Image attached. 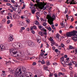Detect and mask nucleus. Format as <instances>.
<instances>
[{
    "mask_svg": "<svg viewBox=\"0 0 77 77\" xmlns=\"http://www.w3.org/2000/svg\"><path fill=\"white\" fill-rule=\"evenodd\" d=\"M77 33V31L73 30L72 32H69L66 33V36L67 37H71L73 36L72 39L74 41H77V35L75 34Z\"/></svg>",
    "mask_w": 77,
    "mask_h": 77,
    "instance_id": "obj_1",
    "label": "nucleus"
},
{
    "mask_svg": "<svg viewBox=\"0 0 77 77\" xmlns=\"http://www.w3.org/2000/svg\"><path fill=\"white\" fill-rule=\"evenodd\" d=\"M12 53L13 54H16L17 53V54L14 56V57H21V52L20 51H17L16 50L14 49L12 51Z\"/></svg>",
    "mask_w": 77,
    "mask_h": 77,
    "instance_id": "obj_2",
    "label": "nucleus"
},
{
    "mask_svg": "<svg viewBox=\"0 0 77 77\" xmlns=\"http://www.w3.org/2000/svg\"><path fill=\"white\" fill-rule=\"evenodd\" d=\"M47 19L48 20H52V21H53L54 20H56V15L54 14H53L51 17V14H48L47 16Z\"/></svg>",
    "mask_w": 77,
    "mask_h": 77,
    "instance_id": "obj_3",
    "label": "nucleus"
},
{
    "mask_svg": "<svg viewBox=\"0 0 77 77\" xmlns=\"http://www.w3.org/2000/svg\"><path fill=\"white\" fill-rule=\"evenodd\" d=\"M28 45L30 46L31 47H35L36 46V45L34 42L31 41H29L27 43Z\"/></svg>",
    "mask_w": 77,
    "mask_h": 77,
    "instance_id": "obj_4",
    "label": "nucleus"
},
{
    "mask_svg": "<svg viewBox=\"0 0 77 77\" xmlns=\"http://www.w3.org/2000/svg\"><path fill=\"white\" fill-rule=\"evenodd\" d=\"M16 44H17V47H19V48H22V44L20 43H14L12 45V46L15 48H17V46H16Z\"/></svg>",
    "mask_w": 77,
    "mask_h": 77,
    "instance_id": "obj_5",
    "label": "nucleus"
},
{
    "mask_svg": "<svg viewBox=\"0 0 77 77\" xmlns=\"http://www.w3.org/2000/svg\"><path fill=\"white\" fill-rule=\"evenodd\" d=\"M60 62L62 65H64L65 63V62L64 60V57L63 56L60 58Z\"/></svg>",
    "mask_w": 77,
    "mask_h": 77,
    "instance_id": "obj_6",
    "label": "nucleus"
},
{
    "mask_svg": "<svg viewBox=\"0 0 77 77\" xmlns=\"http://www.w3.org/2000/svg\"><path fill=\"white\" fill-rule=\"evenodd\" d=\"M40 30L44 32L43 33V34H44V35H47V30L46 29H45V28H42V29H40Z\"/></svg>",
    "mask_w": 77,
    "mask_h": 77,
    "instance_id": "obj_7",
    "label": "nucleus"
},
{
    "mask_svg": "<svg viewBox=\"0 0 77 77\" xmlns=\"http://www.w3.org/2000/svg\"><path fill=\"white\" fill-rule=\"evenodd\" d=\"M2 73L1 74V76H2V77H5L6 75V72L4 70L2 71Z\"/></svg>",
    "mask_w": 77,
    "mask_h": 77,
    "instance_id": "obj_8",
    "label": "nucleus"
},
{
    "mask_svg": "<svg viewBox=\"0 0 77 77\" xmlns=\"http://www.w3.org/2000/svg\"><path fill=\"white\" fill-rule=\"evenodd\" d=\"M39 8L41 10L43 9L44 11H45V10L46 9V7H44V6H40L39 7Z\"/></svg>",
    "mask_w": 77,
    "mask_h": 77,
    "instance_id": "obj_9",
    "label": "nucleus"
},
{
    "mask_svg": "<svg viewBox=\"0 0 77 77\" xmlns=\"http://www.w3.org/2000/svg\"><path fill=\"white\" fill-rule=\"evenodd\" d=\"M75 1H74V0H72V1H71L70 2V5H75V4H77V2Z\"/></svg>",
    "mask_w": 77,
    "mask_h": 77,
    "instance_id": "obj_10",
    "label": "nucleus"
},
{
    "mask_svg": "<svg viewBox=\"0 0 77 77\" xmlns=\"http://www.w3.org/2000/svg\"><path fill=\"white\" fill-rule=\"evenodd\" d=\"M36 29V26H33L30 27V30L32 31L33 29Z\"/></svg>",
    "mask_w": 77,
    "mask_h": 77,
    "instance_id": "obj_11",
    "label": "nucleus"
},
{
    "mask_svg": "<svg viewBox=\"0 0 77 77\" xmlns=\"http://www.w3.org/2000/svg\"><path fill=\"white\" fill-rule=\"evenodd\" d=\"M36 11V9L35 8H34L31 11V12L32 14H35V12Z\"/></svg>",
    "mask_w": 77,
    "mask_h": 77,
    "instance_id": "obj_12",
    "label": "nucleus"
},
{
    "mask_svg": "<svg viewBox=\"0 0 77 77\" xmlns=\"http://www.w3.org/2000/svg\"><path fill=\"white\" fill-rule=\"evenodd\" d=\"M49 23L51 25L52 24H54V23L53 22V21H52V20H49Z\"/></svg>",
    "mask_w": 77,
    "mask_h": 77,
    "instance_id": "obj_13",
    "label": "nucleus"
},
{
    "mask_svg": "<svg viewBox=\"0 0 77 77\" xmlns=\"http://www.w3.org/2000/svg\"><path fill=\"white\" fill-rule=\"evenodd\" d=\"M20 68L21 69L22 71H23V70H25V69H26V68L24 67L23 66H21L20 67Z\"/></svg>",
    "mask_w": 77,
    "mask_h": 77,
    "instance_id": "obj_14",
    "label": "nucleus"
},
{
    "mask_svg": "<svg viewBox=\"0 0 77 77\" xmlns=\"http://www.w3.org/2000/svg\"><path fill=\"white\" fill-rule=\"evenodd\" d=\"M69 61V58H66V59L65 60V62H66V63H69L68 62Z\"/></svg>",
    "mask_w": 77,
    "mask_h": 77,
    "instance_id": "obj_15",
    "label": "nucleus"
},
{
    "mask_svg": "<svg viewBox=\"0 0 77 77\" xmlns=\"http://www.w3.org/2000/svg\"><path fill=\"white\" fill-rule=\"evenodd\" d=\"M24 22L22 21H20L19 23V25L20 26H23L24 25Z\"/></svg>",
    "mask_w": 77,
    "mask_h": 77,
    "instance_id": "obj_16",
    "label": "nucleus"
},
{
    "mask_svg": "<svg viewBox=\"0 0 77 77\" xmlns=\"http://www.w3.org/2000/svg\"><path fill=\"white\" fill-rule=\"evenodd\" d=\"M61 46L62 48H64V50H65V45L63 44H61Z\"/></svg>",
    "mask_w": 77,
    "mask_h": 77,
    "instance_id": "obj_17",
    "label": "nucleus"
},
{
    "mask_svg": "<svg viewBox=\"0 0 77 77\" xmlns=\"http://www.w3.org/2000/svg\"><path fill=\"white\" fill-rule=\"evenodd\" d=\"M41 63L42 64V65H44V64H45V62L43 60L42 61H41Z\"/></svg>",
    "mask_w": 77,
    "mask_h": 77,
    "instance_id": "obj_18",
    "label": "nucleus"
},
{
    "mask_svg": "<svg viewBox=\"0 0 77 77\" xmlns=\"http://www.w3.org/2000/svg\"><path fill=\"white\" fill-rule=\"evenodd\" d=\"M52 28L54 29H54H56V28H55V26H54V24H52Z\"/></svg>",
    "mask_w": 77,
    "mask_h": 77,
    "instance_id": "obj_19",
    "label": "nucleus"
},
{
    "mask_svg": "<svg viewBox=\"0 0 77 77\" xmlns=\"http://www.w3.org/2000/svg\"><path fill=\"white\" fill-rule=\"evenodd\" d=\"M44 58V56H41V55H39V57H38L39 59H43Z\"/></svg>",
    "mask_w": 77,
    "mask_h": 77,
    "instance_id": "obj_20",
    "label": "nucleus"
},
{
    "mask_svg": "<svg viewBox=\"0 0 77 77\" xmlns=\"http://www.w3.org/2000/svg\"><path fill=\"white\" fill-rule=\"evenodd\" d=\"M68 8H66V10H65V11L64 14H66V13H67V12H68Z\"/></svg>",
    "mask_w": 77,
    "mask_h": 77,
    "instance_id": "obj_21",
    "label": "nucleus"
},
{
    "mask_svg": "<svg viewBox=\"0 0 77 77\" xmlns=\"http://www.w3.org/2000/svg\"><path fill=\"white\" fill-rule=\"evenodd\" d=\"M41 21H45V22H46V21H47V20H44L42 18L41 19Z\"/></svg>",
    "mask_w": 77,
    "mask_h": 77,
    "instance_id": "obj_22",
    "label": "nucleus"
},
{
    "mask_svg": "<svg viewBox=\"0 0 77 77\" xmlns=\"http://www.w3.org/2000/svg\"><path fill=\"white\" fill-rule=\"evenodd\" d=\"M39 35H40L41 36H44V34L42 33V32H39Z\"/></svg>",
    "mask_w": 77,
    "mask_h": 77,
    "instance_id": "obj_23",
    "label": "nucleus"
},
{
    "mask_svg": "<svg viewBox=\"0 0 77 77\" xmlns=\"http://www.w3.org/2000/svg\"><path fill=\"white\" fill-rule=\"evenodd\" d=\"M51 43L52 44H53V45H55L56 43L54 42V41H53V42H51Z\"/></svg>",
    "mask_w": 77,
    "mask_h": 77,
    "instance_id": "obj_24",
    "label": "nucleus"
},
{
    "mask_svg": "<svg viewBox=\"0 0 77 77\" xmlns=\"http://www.w3.org/2000/svg\"><path fill=\"white\" fill-rule=\"evenodd\" d=\"M53 75V73H50V74L49 75V77H51Z\"/></svg>",
    "mask_w": 77,
    "mask_h": 77,
    "instance_id": "obj_25",
    "label": "nucleus"
},
{
    "mask_svg": "<svg viewBox=\"0 0 77 77\" xmlns=\"http://www.w3.org/2000/svg\"><path fill=\"white\" fill-rule=\"evenodd\" d=\"M47 29L50 31H51V30H52L51 27H49V28L47 27Z\"/></svg>",
    "mask_w": 77,
    "mask_h": 77,
    "instance_id": "obj_26",
    "label": "nucleus"
},
{
    "mask_svg": "<svg viewBox=\"0 0 77 77\" xmlns=\"http://www.w3.org/2000/svg\"><path fill=\"white\" fill-rule=\"evenodd\" d=\"M5 21H6V19L5 18L3 19L2 20V22L3 23H5Z\"/></svg>",
    "mask_w": 77,
    "mask_h": 77,
    "instance_id": "obj_27",
    "label": "nucleus"
},
{
    "mask_svg": "<svg viewBox=\"0 0 77 77\" xmlns=\"http://www.w3.org/2000/svg\"><path fill=\"white\" fill-rule=\"evenodd\" d=\"M9 40H10V41L12 42V41H13V40H14V38H13V37L11 38H9Z\"/></svg>",
    "mask_w": 77,
    "mask_h": 77,
    "instance_id": "obj_28",
    "label": "nucleus"
},
{
    "mask_svg": "<svg viewBox=\"0 0 77 77\" xmlns=\"http://www.w3.org/2000/svg\"><path fill=\"white\" fill-rule=\"evenodd\" d=\"M60 35L59 34H57L56 35V37L57 38H60Z\"/></svg>",
    "mask_w": 77,
    "mask_h": 77,
    "instance_id": "obj_29",
    "label": "nucleus"
},
{
    "mask_svg": "<svg viewBox=\"0 0 77 77\" xmlns=\"http://www.w3.org/2000/svg\"><path fill=\"white\" fill-rule=\"evenodd\" d=\"M46 65H50V62H49V61H46Z\"/></svg>",
    "mask_w": 77,
    "mask_h": 77,
    "instance_id": "obj_30",
    "label": "nucleus"
},
{
    "mask_svg": "<svg viewBox=\"0 0 77 77\" xmlns=\"http://www.w3.org/2000/svg\"><path fill=\"white\" fill-rule=\"evenodd\" d=\"M35 24H36V25H38V24H39V22L38 21H36L35 22Z\"/></svg>",
    "mask_w": 77,
    "mask_h": 77,
    "instance_id": "obj_31",
    "label": "nucleus"
},
{
    "mask_svg": "<svg viewBox=\"0 0 77 77\" xmlns=\"http://www.w3.org/2000/svg\"><path fill=\"white\" fill-rule=\"evenodd\" d=\"M15 72V71L14 70H11L10 72L11 74H14Z\"/></svg>",
    "mask_w": 77,
    "mask_h": 77,
    "instance_id": "obj_32",
    "label": "nucleus"
},
{
    "mask_svg": "<svg viewBox=\"0 0 77 77\" xmlns=\"http://www.w3.org/2000/svg\"><path fill=\"white\" fill-rule=\"evenodd\" d=\"M10 23H11V20H8L7 21V24H10Z\"/></svg>",
    "mask_w": 77,
    "mask_h": 77,
    "instance_id": "obj_33",
    "label": "nucleus"
},
{
    "mask_svg": "<svg viewBox=\"0 0 77 77\" xmlns=\"http://www.w3.org/2000/svg\"><path fill=\"white\" fill-rule=\"evenodd\" d=\"M43 25L44 26H47V23H46L44 22L43 23Z\"/></svg>",
    "mask_w": 77,
    "mask_h": 77,
    "instance_id": "obj_34",
    "label": "nucleus"
},
{
    "mask_svg": "<svg viewBox=\"0 0 77 77\" xmlns=\"http://www.w3.org/2000/svg\"><path fill=\"white\" fill-rule=\"evenodd\" d=\"M11 1L12 3H14V5H16V4H15V2L14 1V0H11Z\"/></svg>",
    "mask_w": 77,
    "mask_h": 77,
    "instance_id": "obj_35",
    "label": "nucleus"
},
{
    "mask_svg": "<svg viewBox=\"0 0 77 77\" xmlns=\"http://www.w3.org/2000/svg\"><path fill=\"white\" fill-rule=\"evenodd\" d=\"M38 27L39 29H42V28H43V27L40 25L38 26Z\"/></svg>",
    "mask_w": 77,
    "mask_h": 77,
    "instance_id": "obj_36",
    "label": "nucleus"
},
{
    "mask_svg": "<svg viewBox=\"0 0 77 77\" xmlns=\"http://www.w3.org/2000/svg\"><path fill=\"white\" fill-rule=\"evenodd\" d=\"M49 40H50V41H51V42H52L53 41H54V40H53V38H52L51 37L49 39Z\"/></svg>",
    "mask_w": 77,
    "mask_h": 77,
    "instance_id": "obj_37",
    "label": "nucleus"
},
{
    "mask_svg": "<svg viewBox=\"0 0 77 77\" xmlns=\"http://www.w3.org/2000/svg\"><path fill=\"white\" fill-rule=\"evenodd\" d=\"M47 4L46 3H45L44 2L43 3V5H42L41 6H45V5H46Z\"/></svg>",
    "mask_w": 77,
    "mask_h": 77,
    "instance_id": "obj_38",
    "label": "nucleus"
},
{
    "mask_svg": "<svg viewBox=\"0 0 77 77\" xmlns=\"http://www.w3.org/2000/svg\"><path fill=\"white\" fill-rule=\"evenodd\" d=\"M26 23H30V20H27V19L26 20Z\"/></svg>",
    "mask_w": 77,
    "mask_h": 77,
    "instance_id": "obj_39",
    "label": "nucleus"
},
{
    "mask_svg": "<svg viewBox=\"0 0 77 77\" xmlns=\"http://www.w3.org/2000/svg\"><path fill=\"white\" fill-rule=\"evenodd\" d=\"M72 48H73V47L72 45H70L69 46V48L70 49H72Z\"/></svg>",
    "mask_w": 77,
    "mask_h": 77,
    "instance_id": "obj_40",
    "label": "nucleus"
},
{
    "mask_svg": "<svg viewBox=\"0 0 77 77\" xmlns=\"http://www.w3.org/2000/svg\"><path fill=\"white\" fill-rule=\"evenodd\" d=\"M30 5L31 6H34V5L33 4L32 2H30Z\"/></svg>",
    "mask_w": 77,
    "mask_h": 77,
    "instance_id": "obj_41",
    "label": "nucleus"
},
{
    "mask_svg": "<svg viewBox=\"0 0 77 77\" xmlns=\"http://www.w3.org/2000/svg\"><path fill=\"white\" fill-rule=\"evenodd\" d=\"M1 49V50H4V49H5V47L3 46Z\"/></svg>",
    "mask_w": 77,
    "mask_h": 77,
    "instance_id": "obj_42",
    "label": "nucleus"
},
{
    "mask_svg": "<svg viewBox=\"0 0 77 77\" xmlns=\"http://www.w3.org/2000/svg\"><path fill=\"white\" fill-rule=\"evenodd\" d=\"M69 68L70 70H72V67L71 66H69Z\"/></svg>",
    "mask_w": 77,
    "mask_h": 77,
    "instance_id": "obj_43",
    "label": "nucleus"
},
{
    "mask_svg": "<svg viewBox=\"0 0 77 77\" xmlns=\"http://www.w3.org/2000/svg\"><path fill=\"white\" fill-rule=\"evenodd\" d=\"M21 30H25V28L23 27H22L21 28Z\"/></svg>",
    "mask_w": 77,
    "mask_h": 77,
    "instance_id": "obj_44",
    "label": "nucleus"
},
{
    "mask_svg": "<svg viewBox=\"0 0 77 77\" xmlns=\"http://www.w3.org/2000/svg\"><path fill=\"white\" fill-rule=\"evenodd\" d=\"M36 63L35 62H34L33 63H32V65H33V66H35V65H36Z\"/></svg>",
    "mask_w": 77,
    "mask_h": 77,
    "instance_id": "obj_45",
    "label": "nucleus"
},
{
    "mask_svg": "<svg viewBox=\"0 0 77 77\" xmlns=\"http://www.w3.org/2000/svg\"><path fill=\"white\" fill-rule=\"evenodd\" d=\"M43 55H44V53L43 52H42L41 53L40 56H43Z\"/></svg>",
    "mask_w": 77,
    "mask_h": 77,
    "instance_id": "obj_46",
    "label": "nucleus"
},
{
    "mask_svg": "<svg viewBox=\"0 0 77 77\" xmlns=\"http://www.w3.org/2000/svg\"><path fill=\"white\" fill-rule=\"evenodd\" d=\"M58 40H57V41H58L59 42H60V41H61V39H60V38H58Z\"/></svg>",
    "mask_w": 77,
    "mask_h": 77,
    "instance_id": "obj_47",
    "label": "nucleus"
},
{
    "mask_svg": "<svg viewBox=\"0 0 77 77\" xmlns=\"http://www.w3.org/2000/svg\"><path fill=\"white\" fill-rule=\"evenodd\" d=\"M6 5H8V6H10V5H11V4L9 3H7L6 4Z\"/></svg>",
    "mask_w": 77,
    "mask_h": 77,
    "instance_id": "obj_48",
    "label": "nucleus"
},
{
    "mask_svg": "<svg viewBox=\"0 0 77 77\" xmlns=\"http://www.w3.org/2000/svg\"><path fill=\"white\" fill-rule=\"evenodd\" d=\"M66 17L67 18V20H68V18H69V17H68V14H66Z\"/></svg>",
    "mask_w": 77,
    "mask_h": 77,
    "instance_id": "obj_49",
    "label": "nucleus"
},
{
    "mask_svg": "<svg viewBox=\"0 0 77 77\" xmlns=\"http://www.w3.org/2000/svg\"><path fill=\"white\" fill-rule=\"evenodd\" d=\"M66 64H67L68 65H69V66H71L72 65V63H69L68 64L66 63Z\"/></svg>",
    "mask_w": 77,
    "mask_h": 77,
    "instance_id": "obj_50",
    "label": "nucleus"
},
{
    "mask_svg": "<svg viewBox=\"0 0 77 77\" xmlns=\"http://www.w3.org/2000/svg\"><path fill=\"white\" fill-rule=\"evenodd\" d=\"M59 73H60V75H64V73H63V74L61 72H59Z\"/></svg>",
    "mask_w": 77,
    "mask_h": 77,
    "instance_id": "obj_51",
    "label": "nucleus"
},
{
    "mask_svg": "<svg viewBox=\"0 0 77 77\" xmlns=\"http://www.w3.org/2000/svg\"><path fill=\"white\" fill-rule=\"evenodd\" d=\"M34 7H33L32 8H35V7H36L37 6V5L36 4H35V5H34Z\"/></svg>",
    "mask_w": 77,
    "mask_h": 77,
    "instance_id": "obj_52",
    "label": "nucleus"
},
{
    "mask_svg": "<svg viewBox=\"0 0 77 77\" xmlns=\"http://www.w3.org/2000/svg\"><path fill=\"white\" fill-rule=\"evenodd\" d=\"M72 63H73V64H74V65L76 64V62H75V61H72Z\"/></svg>",
    "mask_w": 77,
    "mask_h": 77,
    "instance_id": "obj_53",
    "label": "nucleus"
},
{
    "mask_svg": "<svg viewBox=\"0 0 77 77\" xmlns=\"http://www.w3.org/2000/svg\"><path fill=\"white\" fill-rule=\"evenodd\" d=\"M9 35H10V37H9V38H13V35H12L10 34Z\"/></svg>",
    "mask_w": 77,
    "mask_h": 77,
    "instance_id": "obj_54",
    "label": "nucleus"
},
{
    "mask_svg": "<svg viewBox=\"0 0 77 77\" xmlns=\"http://www.w3.org/2000/svg\"><path fill=\"white\" fill-rule=\"evenodd\" d=\"M11 63V61H9L8 62H6V63Z\"/></svg>",
    "mask_w": 77,
    "mask_h": 77,
    "instance_id": "obj_55",
    "label": "nucleus"
},
{
    "mask_svg": "<svg viewBox=\"0 0 77 77\" xmlns=\"http://www.w3.org/2000/svg\"><path fill=\"white\" fill-rule=\"evenodd\" d=\"M46 45L47 46H46V48H48V47H49V45L48 43H46Z\"/></svg>",
    "mask_w": 77,
    "mask_h": 77,
    "instance_id": "obj_56",
    "label": "nucleus"
},
{
    "mask_svg": "<svg viewBox=\"0 0 77 77\" xmlns=\"http://www.w3.org/2000/svg\"><path fill=\"white\" fill-rule=\"evenodd\" d=\"M54 75L55 77H57V75L56 73H55L54 74Z\"/></svg>",
    "mask_w": 77,
    "mask_h": 77,
    "instance_id": "obj_57",
    "label": "nucleus"
},
{
    "mask_svg": "<svg viewBox=\"0 0 77 77\" xmlns=\"http://www.w3.org/2000/svg\"><path fill=\"white\" fill-rule=\"evenodd\" d=\"M62 71H63V72L65 71V69H63V68L62 69Z\"/></svg>",
    "mask_w": 77,
    "mask_h": 77,
    "instance_id": "obj_58",
    "label": "nucleus"
},
{
    "mask_svg": "<svg viewBox=\"0 0 77 77\" xmlns=\"http://www.w3.org/2000/svg\"><path fill=\"white\" fill-rule=\"evenodd\" d=\"M40 2V0H36V2L37 3H38V2Z\"/></svg>",
    "mask_w": 77,
    "mask_h": 77,
    "instance_id": "obj_59",
    "label": "nucleus"
},
{
    "mask_svg": "<svg viewBox=\"0 0 77 77\" xmlns=\"http://www.w3.org/2000/svg\"><path fill=\"white\" fill-rule=\"evenodd\" d=\"M26 31H27L28 32H29V30H30V29H29L28 28L26 29Z\"/></svg>",
    "mask_w": 77,
    "mask_h": 77,
    "instance_id": "obj_60",
    "label": "nucleus"
},
{
    "mask_svg": "<svg viewBox=\"0 0 77 77\" xmlns=\"http://www.w3.org/2000/svg\"><path fill=\"white\" fill-rule=\"evenodd\" d=\"M13 76L11 75H8V77H13Z\"/></svg>",
    "mask_w": 77,
    "mask_h": 77,
    "instance_id": "obj_61",
    "label": "nucleus"
},
{
    "mask_svg": "<svg viewBox=\"0 0 77 77\" xmlns=\"http://www.w3.org/2000/svg\"><path fill=\"white\" fill-rule=\"evenodd\" d=\"M8 15L9 16V17H11V16H12V14L10 13H8Z\"/></svg>",
    "mask_w": 77,
    "mask_h": 77,
    "instance_id": "obj_62",
    "label": "nucleus"
},
{
    "mask_svg": "<svg viewBox=\"0 0 77 77\" xmlns=\"http://www.w3.org/2000/svg\"><path fill=\"white\" fill-rule=\"evenodd\" d=\"M52 49L53 50H55V47L54 46L52 47Z\"/></svg>",
    "mask_w": 77,
    "mask_h": 77,
    "instance_id": "obj_63",
    "label": "nucleus"
},
{
    "mask_svg": "<svg viewBox=\"0 0 77 77\" xmlns=\"http://www.w3.org/2000/svg\"><path fill=\"white\" fill-rule=\"evenodd\" d=\"M10 6V8H11V9H13V6L11 5Z\"/></svg>",
    "mask_w": 77,
    "mask_h": 77,
    "instance_id": "obj_64",
    "label": "nucleus"
}]
</instances>
